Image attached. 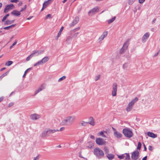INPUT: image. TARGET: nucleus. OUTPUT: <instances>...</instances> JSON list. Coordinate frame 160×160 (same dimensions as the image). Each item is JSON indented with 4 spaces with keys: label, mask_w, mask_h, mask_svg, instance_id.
<instances>
[{
    "label": "nucleus",
    "mask_w": 160,
    "mask_h": 160,
    "mask_svg": "<svg viewBox=\"0 0 160 160\" xmlns=\"http://www.w3.org/2000/svg\"><path fill=\"white\" fill-rule=\"evenodd\" d=\"M39 159V156H37L36 157L34 158L33 160H38Z\"/></svg>",
    "instance_id": "5fc2aeb1"
},
{
    "label": "nucleus",
    "mask_w": 160,
    "mask_h": 160,
    "mask_svg": "<svg viewBox=\"0 0 160 160\" xmlns=\"http://www.w3.org/2000/svg\"><path fill=\"white\" fill-rule=\"evenodd\" d=\"M9 72L8 71L6 72L0 76V79L1 80L4 77L7 76L8 73Z\"/></svg>",
    "instance_id": "72a5a7b5"
},
{
    "label": "nucleus",
    "mask_w": 160,
    "mask_h": 160,
    "mask_svg": "<svg viewBox=\"0 0 160 160\" xmlns=\"http://www.w3.org/2000/svg\"><path fill=\"white\" fill-rule=\"evenodd\" d=\"M79 34V32H76V33H75L72 36V38H75L77 37Z\"/></svg>",
    "instance_id": "a18cd8bd"
},
{
    "label": "nucleus",
    "mask_w": 160,
    "mask_h": 160,
    "mask_svg": "<svg viewBox=\"0 0 160 160\" xmlns=\"http://www.w3.org/2000/svg\"><path fill=\"white\" fill-rule=\"evenodd\" d=\"M104 150L105 153L106 154H108V153L109 152V151L108 147H104Z\"/></svg>",
    "instance_id": "4c0bfd02"
},
{
    "label": "nucleus",
    "mask_w": 160,
    "mask_h": 160,
    "mask_svg": "<svg viewBox=\"0 0 160 160\" xmlns=\"http://www.w3.org/2000/svg\"><path fill=\"white\" fill-rule=\"evenodd\" d=\"M47 129L49 135L50 134H53L57 132H58V129H51L49 128H48Z\"/></svg>",
    "instance_id": "412c9836"
},
{
    "label": "nucleus",
    "mask_w": 160,
    "mask_h": 160,
    "mask_svg": "<svg viewBox=\"0 0 160 160\" xmlns=\"http://www.w3.org/2000/svg\"><path fill=\"white\" fill-rule=\"evenodd\" d=\"M96 143L99 145H105L106 144V142L102 138H97L96 139Z\"/></svg>",
    "instance_id": "423d86ee"
},
{
    "label": "nucleus",
    "mask_w": 160,
    "mask_h": 160,
    "mask_svg": "<svg viewBox=\"0 0 160 160\" xmlns=\"http://www.w3.org/2000/svg\"><path fill=\"white\" fill-rule=\"evenodd\" d=\"M105 134H107V132L106 131H104L103 132L101 131L98 133V136H100L106 138L107 137Z\"/></svg>",
    "instance_id": "b1692460"
},
{
    "label": "nucleus",
    "mask_w": 160,
    "mask_h": 160,
    "mask_svg": "<svg viewBox=\"0 0 160 160\" xmlns=\"http://www.w3.org/2000/svg\"><path fill=\"white\" fill-rule=\"evenodd\" d=\"M128 45V42H126L124 43L123 45V47L120 51V53L121 54L123 53L127 49Z\"/></svg>",
    "instance_id": "f8f14e48"
},
{
    "label": "nucleus",
    "mask_w": 160,
    "mask_h": 160,
    "mask_svg": "<svg viewBox=\"0 0 160 160\" xmlns=\"http://www.w3.org/2000/svg\"><path fill=\"white\" fill-rule=\"evenodd\" d=\"M90 137L92 139H94V138H95L94 136L93 135H90Z\"/></svg>",
    "instance_id": "680f3d73"
},
{
    "label": "nucleus",
    "mask_w": 160,
    "mask_h": 160,
    "mask_svg": "<svg viewBox=\"0 0 160 160\" xmlns=\"http://www.w3.org/2000/svg\"><path fill=\"white\" fill-rule=\"evenodd\" d=\"M3 99V97L0 98V102L2 101Z\"/></svg>",
    "instance_id": "69168bd1"
},
{
    "label": "nucleus",
    "mask_w": 160,
    "mask_h": 160,
    "mask_svg": "<svg viewBox=\"0 0 160 160\" xmlns=\"http://www.w3.org/2000/svg\"><path fill=\"white\" fill-rule=\"evenodd\" d=\"M72 38V37L71 36H69L68 37L66 40V41L67 43L71 41Z\"/></svg>",
    "instance_id": "c756f323"
},
{
    "label": "nucleus",
    "mask_w": 160,
    "mask_h": 160,
    "mask_svg": "<svg viewBox=\"0 0 160 160\" xmlns=\"http://www.w3.org/2000/svg\"><path fill=\"white\" fill-rule=\"evenodd\" d=\"M116 17L115 16L113 17L112 19H110L108 21V24H110L113 22L115 19Z\"/></svg>",
    "instance_id": "7c9ffc66"
},
{
    "label": "nucleus",
    "mask_w": 160,
    "mask_h": 160,
    "mask_svg": "<svg viewBox=\"0 0 160 160\" xmlns=\"http://www.w3.org/2000/svg\"><path fill=\"white\" fill-rule=\"evenodd\" d=\"M145 0H138V2L140 3H142Z\"/></svg>",
    "instance_id": "6e6d98bb"
},
{
    "label": "nucleus",
    "mask_w": 160,
    "mask_h": 160,
    "mask_svg": "<svg viewBox=\"0 0 160 160\" xmlns=\"http://www.w3.org/2000/svg\"><path fill=\"white\" fill-rule=\"evenodd\" d=\"M18 2V0H11V2H12L17 3Z\"/></svg>",
    "instance_id": "864d4df0"
},
{
    "label": "nucleus",
    "mask_w": 160,
    "mask_h": 160,
    "mask_svg": "<svg viewBox=\"0 0 160 160\" xmlns=\"http://www.w3.org/2000/svg\"><path fill=\"white\" fill-rule=\"evenodd\" d=\"M106 157L109 160H112L114 158V155L108 153L107 154Z\"/></svg>",
    "instance_id": "c85d7f7f"
},
{
    "label": "nucleus",
    "mask_w": 160,
    "mask_h": 160,
    "mask_svg": "<svg viewBox=\"0 0 160 160\" xmlns=\"http://www.w3.org/2000/svg\"><path fill=\"white\" fill-rule=\"evenodd\" d=\"M17 40H16L15 42L13 43V44L11 46L10 48V49H11L12 47L13 46H14V45H15L17 43Z\"/></svg>",
    "instance_id": "de8ad7c7"
},
{
    "label": "nucleus",
    "mask_w": 160,
    "mask_h": 160,
    "mask_svg": "<svg viewBox=\"0 0 160 160\" xmlns=\"http://www.w3.org/2000/svg\"><path fill=\"white\" fill-rule=\"evenodd\" d=\"M59 37L57 35V36L55 38V39L56 40H57L58 39V38H59Z\"/></svg>",
    "instance_id": "774afa93"
},
{
    "label": "nucleus",
    "mask_w": 160,
    "mask_h": 160,
    "mask_svg": "<svg viewBox=\"0 0 160 160\" xmlns=\"http://www.w3.org/2000/svg\"><path fill=\"white\" fill-rule=\"evenodd\" d=\"M147 159V156H146L144 157L142 159V160H146Z\"/></svg>",
    "instance_id": "0e129e2a"
},
{
    "label": "nucleus",
    "mask_w": 160,
    "mask_h": 160,
    "mask_svg": "<svg viewBox=\"0 0 160 160\" xmlns=\"http://www.w3.org/2000/svg\"><path fill=\"white\" fill-rule=\"evenodd\" d=\"M49 136L48 129L45 130L40 135V136L42 138H45Z\"/></svg>",
    "instance_id": "f3484780"
},
{
    "label": "nucleus",
    "mask_w": 160,
    "mask_h": 160,
    "mask_svg": "<svg viewBox=\"0 0 160 160\" xmlns=\"http://www.w3.org/2000/svg\"><path fill=\"white\" fill-rule=\"evenodd\" d=\"M30 117L31 119L33 120H38L41 118V116L40 115L35 113L31 115Z\"/></svg>",
    "instance_id": "ddd939ff"
},
{
    "label": "nucleus",
    "mask_w": 160,
    "mask_h": 160,
    "mask_svg": "<svg viewBox=\"0 0 160 160\" xmlns=\"http://www.w3.org/2000/svg\"><path fill=\"white\" fill-rule=\"evenodd\" d=\"M139 152L138 150H136L132 153L131 158L133 160H138L139 157Z\"/></svg>",
    "instance_id": "0eeeda50"
},
{
    "label": "nucleus",
    "mask_w": 160,
    "mask_h": 160,
    "mask_svg": "<svg viewBox=\"0 0 160 160\" xmlns=\"http://www.w3.org/2000/svg\"><path fill=\"white\" fill-rule=\"evenodd\" d=\"M9 16V14H7L5 16H4L3 18V19H2V21L3 22Z\"/></svg>",
    "instance_id": "37998d69"
},
{
    "label": "nucleus",
    "mask_w": 160,
    "mask_h": 160,
    "mask_svg": "<svg viewBox=\"0 0 160 160\" xmlns=\"http://www.w3.org/2000/svg\"><path fill=\"white\" fill-rule=\"evenodd\" d=\"M144 147V150L146 151L147 150V148L145 146V145L144 143H143Z\"/></svg>",
    "instance_id": "e2e57ef3"
},
{
    "label": "nucleus",
    "mask_w": 160,
    "mask_h": 160,
    "mask_svg": "<svg viewBox=\"0 0 160 160\" xmlns=\"http://www.w3.org/2000/svg\"><path fill=\"white\" fill-rule=\"evenodd\" d=\"M76 119V117L75 115L68 116L62 121L61 124L63 126H70L75 122Z\"/></svg>",
    "instance_id": "f257e3e1"
},
{
    "label": "nucleus",
    "mask_w": 160,
    "mask_h": 160,
    "mask_svg": "<svg viewBox=\"0 0 160 160\" xmlns=\"http://www.w3.org/2000/svg\"><path fill=\"white\" fill-rule=\"evenodd\" d=\"M52 0H48L45 2L43 4V8H46L48 5L52 2Z\"/></svg>",
    "instance_id": "5701e85b"
},
{
    "label": "nucleus",
    "mask_w": 160,
    "mask_h": 160,
    "mask_svg": "<svg viewBox=\"0 0 160 160\" xmlns=\"http://www.w3.org/2000/svg\"><path fill=\"white\" fill-rule=\"evenodd\" d=\"M37 63L38 65L43 64L41 60L38 62Z\"/></svg>",
    "instance_id": "8fccbe9b"
},
{
    "label": "nucleus",
    "mask_w": 160,
    "mask_h": 160,
    "mask_svg": "<svg viewBox=\"0 0 160 160\" xmlns=\"http://www.w3.org/2000/svg\"><path fill=\"white\" fill-rule=\"evenodd\" d=\"M108 33V32L107 31L104 32L98 39L99 42H100L103 40L107 36Z\"/></svg>",
    "instance_id": "9b49d317"
},
{
    "label": "nucleus",
    "mask_w": 160,
    "mask_h": 160,
    "mask_svg": "<svg viewBox=\"0 0 160 160\" xmlns=\"http://www.w3.org/2000/svg\"><path fill=\"white\" fill-rule=\"evenodd\" d=\"M98 8L96 7L93 8L92 9L89 11L88 12V14L89 15H92L94 14L96 12H98Z\"/></svg>",
    "instance_id": "2eb2a0df"
},
{
    "label": "nucleus",
    "mask_w": 160,
    "mask_h": 160,
    "mask_svg": "<svg viewBox=\"0 0 160 160\" xmlns=\"http://www.w3.org/2000/svg\"><path fill=\"white\" fill-rule=\"evenodd\" d=\"M135 0H129L128 2V4L129 5L132 4Z\"/></svg>",
    "instance_id": "c03bdc74"
},
{
    "label": "nucleus",
    "mask_w": 160,
    "mask_h": 160,
    "mask_svg": "<svg viewBox=\"0 0 160 160\" xmlns=\"http://www.w3.org/2000/svg\"><path fill=\"white\" fill-rule=\"evenodd\" d=\"M46 87V85L44 84H42L35 91L34 95H36L40 92L43 90L45 89Z\"/></svg>",
    "instance_id": "1a4fd4ad"
},
{
    "label": "nucleus",
    "mask_w": 160,
    "mask_h": 160,
    "mask_svg": "<svg viewBox=\"0 0 160 160\" xmlns=\"http://www.w3.org/2000/svg\"><path fill=\"white\" fill-rule=\"evenodd\" d=\"M150 36V33L148 32L146 33L143 36L142 39V41L143 43L146 42L149 38Z\"/></svg>",
    "instance_id": "4468645a"
},
{
    "label": "nucleus",
    "mask_w": 160,
    "mask_h": 160,
    "mask_svg": "<svg viewBox=\"0 0 160 160\" xmlns=\"http://www.w3.org/2000/svg\"><path fill=\"white\" fill-rule=\"evenodd\" d=\"M93 153L99 159L102 158L104 155L103 151L99 148H96L93 149Z\"/></svg>",
    "instance_id": "f03ea898"
},
{
    "label": "nucleus",
    "mask_w": 160,
    "mask_h": 160,
    "mask_svg": "<svg viewBox=\"0 0 160 160\" xmlns=\"http://www.w3.org/2000/svg\"><path fill=\"white\" fill-rule=\"evenodd\" d=\"M14 8L15 7L12 4L8 5L6 6L5 8L4 12L6 13L8 12L9 10L14 9Z\"/></svg>",
    "instance_id": "9d476101"
},
{
    "label": "nucleus",
    "mask_w": 160,
    "mask_h": 160,
    "mask_svg": "<svg viewBox=\"0 0 160 160\" xmlns=\"http://www.w3.org/2000/svg\"><path fill=\"white\" fill-rule=\"evenodd\" d=\"M138 100L137 98H135L134 99L132 100L127 105L126 110L128 112H130L132 110L133 106L136 102Z\"/></svg>",
    "instance_id": "7ed1b4c3"
},
{
    "label": "nucleus",
    "mask_w": 160,
    "mask_h": 160,
    "mask_svg": "<svg viewBox=\"0 0 160 160\" xmlns=\"http://www.w3.org/2000/svg\"><path fill=\"white\" fill-rule=\"evenodd\" d=\"M15 24H12L11 26L4 27L3 28L5 30H8L12 27H14L15 26Z\"/></svg>",
    "instance_id": "e433bc0d"
},
{
    "label": "nucleus",
    "mask_w": 160,
    "mask_h": 160,
    "mask_svg": "<svg viewBox=\"0 0 160 160\" xmlns=\"http://www.w3.org/2000/svg\"><path fill=\"white\" fill-rule=\"evenodd\" d=\"M79 20V18L78 17H76L74 20L70 24V26L71 27H73L78 22Z\"/></svg>",
    "instance_id": "a211bd4d"
},
{
    "label": "nucleus",
    "mask_w": 160,
    "mask_h": 160,
    "mask_svg": "<svg viewBox=\"0 0 160 160\" xmlns=\"http://www.w3.org/2000/svg\"><path fill=\"white\" fill-rule=\"evenodd\" d=\"M114 136L118 138H121L122 137V134L119 132L115 131L114 132Z\"/></svg>",
    "instance_id": "4be33fe9"
},
{
    "label": "nucleus",
    "mask_w": 160,
    "mask_h": 160,
    "mask_svg": "<svg viewBox=\"0 0 160 160\" xmlns=\"http://www.w3.org/2000/svg\"><path fill=\"white\" fill-rule=\"evenodd\" d=\"M59 37L57 35V36L55 38V39L56 40H57L58 39V38H59Z\"/></svg>",
    "instance_id": "338daca9"
},
{
    "label": "nucleus",
    "mask_w": 160,
    "mask_h": 160,
    "mask_svg": "<svg viewBox=\"0 0 160 160\" xmlns=\"http://www.w3.org/2000/svg\"><path fill=\"white\" fill-rule=\"evenodd\" d=\"M118 157L120 159H125V160H129L130 159L129 154L126 153L120 155H118Z\"/></svg>",
    "instance_id": "6e6552de"
},
{
    "label": "nucleus",
    "mask_w": 160,
    "mask_h": 160,
    "mask_svg": "<svg viewBox=\"0 0 160 160\" xmlns=\"http://www.w3.org/2000/svg\"><path fill=\"white\" fill-rule=\"evenodd\" d=\"M49 59V58L48 56L45 57L43 58L42 60V62L43 64L45 63L47 61H48Z\"/></svg>",
    "instance_id": "393cba45"
},
{
    "label": "nucleus",
    "mask_w": 160,
    "mask_h": 160,
    "mask_svg": "<svg viewBox=\"0 0 160 160\" xmlns=\"http://www.w3.org/2000/svg\"><path fill=\"white\" fill-rule=\"evenodd\" d=\"M122 132L125 137L129 138L132 137L133 135L132 131L128 128L123 129Z\"/></svg>",
    "instance_id": "20e7f679"
},
{
    "label": "nucleus",
    "mask_w": 160,
    "mask_h": 160,
    "mask_svg": "<svg viewBox=\"0 0 160 160\" xmlns=\"http://www.w3.org/2000/svg\"><path fill=\"white\" fill-rule=\"evenodd\" d=\"M48 18H51V15L50 14H48L45 17V19H47Z\"/></svg>",
    "instance_id": "09e8293b"
},
{
    "label": "nucleus",
    "mask_w": 160,
    "mask_h": 160,
    "mask_svg": "<svg viewBox=\"0 0 160 160\" xmlns=\"http://www.w3.org/2000/svg\"><path fill=\"white\" fill-rule=\"evenodd\" d=\"M147 134L148 136L153 138H155L157 137V135L156 134L151 132H148Z\"/></svg>",
    "instance_id": "aec40b11"
},
{
    "label": "nucleus",
    "mask_w": 160,
    "mask_h": 160,
    "mask_svg": "<svg viewBox=\"0 0 160 160\" xmlns=\"http://www.w3.org/2000/svg\"><path fill=\"white\" fill-rule=\"evenodd\" d=\"M63 28H64V27L62 26L61 28L60 29L58 33H60V34H61V33H62V30H63Z\"/></svg>",
    "instance_id": "49530a36"
},
{
    "label": "nucleus",
    "mask_w": 160,
    "mask_h": 160,
    "mask_svg": "<svg viewBox=\"0 0 160 160\" xmlns=\"http://www.w3.org/2000/svg\"><path fill=\"white\" fill-rule=\"evenodd\" d=\"M100 76H101L99 74L96 76L95 78V81H97L98 80H99L100 78Z\"/></svg>",
    "instance_id": "a19ab883"
},
{
    "label": "nucleus",
    "mask_w": 160,
    "mask_h": 160,
    "mask_svg": "<svg viewBox=\"0 0 160 160\" xmlns=\"http://www.w3.org/2000/svg\"><path fill=\"white\" fill-rule=\"evenodd\" d=\"M141 143L140 142H139L138 144L137 149L140 150L141 149Z\"/></svg>",
    "instance_id": "58836bf2"
},
{
    "label": "nucleus",
    "mask_w": 160,
    "mask_h": 160,
    "mask_svg": "<svg viewBox=\"0 0 160 160\" xmlns=\"http://www.w3.org/2000/svg\"><path fill=\"white\" fill-rule=\"evenodd\" d=\"M13 63V62L11 61H9L5 63V65L7 66H9Z\"/></svg>",
    "instance_id": "473e14b6"
},
{
    "label": "nucleus",
    "mask_w": 160,
    "mask_h": 160,
    "mask_svg": "<svg viewBox=\"0 0 160 160\" xmlns=\"http://www.w3.org/2000/svg\"><path fill=\"white\" fill-rule=\"evenodd\" d=\"M13 104H14L13 103H10L9 104L8 106L9 107H12V106L13 105Z\"/></svg>",
    "instance_id": "13d9d810"
},
{
    "label": "nucleus",
    "mask_w": 160,
    "mask_h": 160,
    "mask_svg": "<svg viewBox=\"0 0 160 160\" xmlns=\"http://www.w3.org/2000/svg\"><path fill=\"white\" fill-rule=\"evenodd\" d=\"M14 20H7L5 22L8 25V24H10L12 23H13L14 22Z\"/></svg>",
    "instance_id": "c9c22d12"
},
{
    "label": "nucleus",
    "mask_w": 160,
    "mask_h": 160,
    "mask_svg": "<svg viewBox=\"0 0 160 160\" xmlns=\"http://www.w3.org/2000/svg\"><path fill=\"white\" fill-rule=\"evenodd\" d=\"M12 14L14 15L18 16L20 15V12H18L17 10H14L11 12Z\"/></svg>",
    "instance_id": "a878e982"
},
{
    "label": "nucleus",
    "mask_w": 160,
    "mask_h": 160,
    "mask_svg": "<svg viewBox=\"0 0 160 160\" xmlns=\"http://www.w3.org/2000/svg\"><path fill=\"white\" fill-rule=\"evenodd\" d=\"M26 5H25L24 7H23V8H21V9L20 12H22V11H24V10H25L26 9Z\"/></svg>",
    "instance_id": "3c124183"
},
{
    "label": "nucleus",
    "mask_w": 160,
    "mask_h": 160,
    "mask_svg": "<svg viewBox=\"0 0 160 160\" xmlns=\"http://www.w3.org/2000/svg\"><path fill=\"white\" fill-rule=\"evenodd\" d=\"M65 127H62L60 128L59 130L58 129V132L60 131H63L64 130H65Z\"/></svg>",
    "instance_id": "603ef678"
},
{
    "label": "nucleus",
    "mask_w": 160,
    "mask_h": 160,
    "mask_svg": "<svg viewBox=\"0 0 160 160\" xmlns=\"http://www.w3.org/2000/svg\"><path fill=\"white\" fill-rule=\"evenodd\" d=\"M44 52V51L42 50H40L39 51L34 50L33 51L32 53L34 55L36 54L37 56L39 55Z\"/></svg>",
    "instance_id": "6ab92c4d"
},
{
    "label": "nucleus",
    "mask_w": 160,
    "mask_h": 160,
    "mask_svg": "<svg viewBox=\"0 0 160 160\" xmlns=\"http://www.w3.org/2000/svg\"><path fill=\"white\" fill-rule=\"evenodd\" d=\"M33 17V16H31L30 17H29L28 18H27L26 19V20H29L32 19Z\"/></svg>",
    "instance_id": "052dcab7"
},
{
    "label": "nucleus",
    "mask_w": 160,
    "mask_h": 160,
    "mask_svg": "<svg viewBox=\"0 0 160 160\" xmlns=\"http://www.w3.org/2000/svg\"><path fill=\"white\" fill-rule=\"evenodd\" d=\"M152 146H149L148 147V149L149 150H150V151H152Z\"/></svg>",
    "instance_id": "bf43d9fd"
},
{
    "label": "nucleus",
    "mask_w": 160,
    "mask_h": 160,
    "mask_svg": "<svg viewBox=\"0 0 160 160\" xmlns=\"http://www.w3.org/2000/svg\"><path fill=\"white\" fill-rule=\"evenodd\" d=\"M80 125L82 126H86L88 124V122H85L83 121H81L80 122Z\"/></svg>",
    "instance_id": "cd10ccee"
},
{
    "label": "nucleus",
    "mask_w": 160,
    "mask_h": 160,
    "mask_svg": "<svg viewBox=\"0 0 160 160\" xmlns=\"http://www.w3.org/2000/svg\"><path fill=\"white\" fill-rule=\"evenodd\" d=\"M112 95L113 97L116 96L117 95V85L116 83H114L112 86Z\"/></svg>",
    "instance_id": "39448f33"
},
{
    "label": "nucleus",
    "mask_w": 160,
    "mask_h": 160,
    "mask_svg": "<svg viewBox=\"0 0 160 160\" xmlns=\"http://www.w3.org/2000/svg\"><path fill=\"white\" fill-rule=\"evenodd\" d=\"M88 124L90 125L94 126L95 125V122L93 118L92 117H90L88 118Z\"/></svg>",
    "instance_id": "dca6fc26"
},
{
    "label": "nucleus",
    "mask_w": 160,
    "mask_h": 160,
    "mask_svg": "<svg viewBox=\"0 0 160 160\" xmlns=\"http://www.w3.org/2000/svg\"><path fill=\"white\" fill-rule=\"evenodd\" d=\"M128 66V63H125L123 66L122 68L123 69H126Z\"/></svg>",
    "instance_id": "ea45409f"
},
{
    "label": "nucleus",
    "mask_w": 160,
    "mask_h": 160,
    "mask_svg": "<svg viewBox=\"0 0 160 160\" xmlns=\"http://www.w3.org/2000/svg\"><path fill=\"white\" fill-rule=\"evenodd\" d=\"M93 143L92 142H88L87 145V147L88 149L91 148L93 146Z\"/></svg>",
    "instance_id": "bb28decb"
},
{
    "label": "nucleus",
    "mask_w": 160,
    "mask_h": 160,
    "mask_svg": "<svg viewBox=\"0 0 160 160\" xmlns=\"http://www.w3.org/2000/svg\"><path fill=\"white\" fill-rule=\"evenodd\" d=\"M66 78V77L65 76H63L62 77L60 78L58 80V82H60L63 80L65 79Z\"/></svg>",
    "instance_id": "79ce46f5"
},
{
    "label": "nucleus",
    "mask_w": 160,
    "mask_h": 160,
    "mask_svg": "<svg viewBox=\"0 0 160 160\" xmlns=\"http://www.w3.org/2000/svg\"><path fill=\"white\" fill-rule=\"evenodd\" d=\"M80 27H78L76 28V29L73 30L72 31V32H75L76 30H79L80 29Z\"/></svg>",
    "instance_id": "4d7b16f0"
},
{
    "label": "nucleus",
    "mask_w": 160,
    "mask_h": 160,
    "mask_svg": "<svg viewBox=\"0 0 160 160\" xmlns=\"http://www.w3.org/2000/svg\"><path fill=\"white\" fill-rule=\"evenodd\" d=\"M32 69V68H30L28 69H27L25 72L24 75L22 76L23 78H25L26 76V75L27 74V73L30 70H31Z\"/></svg>",
    "instance_id": "f704fd0d"
},
{
    "label": "nucleus",
    "mask_w": 160,
    "mask_h": 160,
    "mask_svg": "<svg viewBox=\"0 0 160 160\" xmlns=\"http://www.w3.org/2000/svg\"><path fill=\"white\" fill-rule=\"evenodd\" d=\"M34 56L32 52V54H31L30 55H29L26 59V60L27 61H29L31 58H32V57Z\"/></svg>",
    "instance_id": "2f4dec72"
}]
</instances>
